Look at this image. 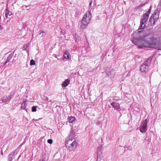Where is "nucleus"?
Instances as JSON below:
<instances>
[{"label": "nucleus", "mask_w": 161, "mask_h": 161, "mask_svg": "<svg viewBox=\"0 0 161 161\" xmlns=\"http://www.w3.org/2000/svg\"><path fill=\"white\" fill-rule=\"evenodd\" d=\"M24 142H23V143H22L21 144V145H23L24 143Z\"/></svg>", "instance_id": "2f4dec72"}, {"label": "nucleus", "mask_w": 161, "mask_h": 161, "mask_svg": "<svg viewBox=\"0 0 161 161\" xmlns=\"http://www.w3.org/2000/svg\"><path fill=\"white\" fill-rule=\"evenodd\" d=\"M91 17V14L90 12L89 11H87L84 14L82 19H84L85 20H86V21L90 23Z\"/></svg>", "instance_id": "423d86ee"}, {"label": "nucleus", "mask_w": 161, "mask_h": 161, "mask_svg": "<svg viewBox=\"0 0 161 161\" xmlns=\"http://www.w3.org/2000/svg\"><path fill=\"white\" fill-rule=\"evenodd\" d=\"M101 155L98 156V155H97V161H101Z\"/></svg>", "instance_id": "393cba45"}, {"label": "nucleus", "mask_w": 161, "mask_h": 161, "mask_svg": "<svg viewBox=\"0 0 161 161\" xmlns=\"http://www.w3.org/2000/svg\"><path fill=\"white\" fill-rule=\"evenodd\" d=\"M92 0H91V1L89 3V5L90 6H91L92 3Z\"/></svg>", "instance_id": "c756f323"}, {"label": "nucleus", "mask_w": 161, "mask_h": 161, "mask_svg": "<svg viewBox=\"0 0 161 161\" xmlns=\"http://www.w3.org/2000/svg\"><path fill=\"white\" fill-rule=\"evenodd\" d=\"M39 32L40 34H41V33L42 34V36H43L46 35V33L45 31H43L40 30Z\"/></svg>", "instance_id": "5701e85b"}, {"label": "nucleus", "mask_w": 161, "mask_h": 161, "mask_svg": "<svg viewBox=\"0 0 161 161\" xmlns=\"http://www.w3.org/2000/svg\"><path fill=\"white\" fill-rule=\"evenodd\" d=\"M69 54L67 51L64 52V57L66 59H68L69 58Z\"/></svg>", "instance_id": "aec40b11"}, {"label": "nucleus", "mask_w": 161, "mask_h": 161, "mask_svg": "<svg viewBox=\"0 0 161 161\" xmlns=\"http://www.w3.org/2000/svg\"><path fill=\"white\" fill-rule=\"evenodd\" d=\"M2 26L1 25H0V33L1 32V31H2Z\"/></svg>", "instance_id": "7c9ffc66"}, {"label": "nucleus", "mask_w": 161, "mask_h": 161, "mask_svg": "<svg viewBox=\"0 0 161 161\" xmlns=\"http://www.w3.org/2000/svg\"><path fill=\"white\" fill-rule=\"evenodd\" d=\"M147 120L146 119L143 122H142L140 126V130L142 133H144L147 130Z\"/></svg>", "instance_id": "20e7f679"}, {"label": "nucleus", "mask_w": 161, "mask_h": 161, "mask_svg": "<svg viewBox=\"0 0 161 161\" xmlns=\"http://www.w3.org/2000/svg\"><path fill=\"white\" fill-rule=\"evenodd\" d=\"M12 14V12L9 11L7 8L6 9L5 16L7 18H8V16H10Z\"/></svg>", "instance_id": "6ab92c4d"}, {"label": "nucleus", "mask_w": 161, "mask_h": 161, "mask_svg": "<svg viewBox=\"0 0 161 161\" xmlns=\"http://www.w3.org/2000/svg\"><path fill=\"white\" fill-rule=\"evenodd\" d=\"M14 59H13V60H16L18 58V56L16 54H15L14 56Z\"/></svg>", "instance_id": "bb28decb"}, {"label": "nucleus", "mask_w": 161, "mask_h": 161, "mask_svg": "<svg viewBox=\"0 0 161 161\" xmlns=\"http://www.w3.org/2000/svg\"><path fill=\"white\" fill-rule=\"evenodd\" d=\"M26 103L25 101H24L21 104V108L26 110Z\"/></svg>", "instance_id": "f3484780"}, {"label": "nucleus", "mask_w": 161, "mask_h": 161, "mask_svg": "<svg viewBox=\"0 0 161 161\" xmlns=\"http://www.w3.org/2000/svg\"><path fill=\"white\" fill-rule=\"evenodd\" d=\"M160 0L161 1V0ZM160 3H161V1L160 2Z\"/></svg>", "instance_id": "f704fd0d"}, {"label": "nucleus", "mask_w": 161, "mask_h": 161, "mask_svg": "<svg viewBox=\"0 0 161 161\" xmlns=\"http://www.w3.org/2000/svg\"><path fill=\"white\" fill-rule=\"evenodd\" d=\"M45 155H46V154L45 153H44V154H42V159H42L41 160H40V161H44V160H43V159H45V158L44 157H43Z\"/></svg>", "instance_id": "cd10ccee"}, {"label": "nucleus", "mask_w": 161, "mask_h": 161, "mask_svg": "<svg viewBox=\"0 0 161 161\" xmlns=\"http://www.w3.org/2000/svg\"><path fill=\"white\" fill-rule=\"evenodd\" d=\"M152 58L151 57L147 58L140 66V70L142 72H145L148 70L150 66Z\"/></svg>", "instance_id": "f03ea898"}, {"label": "nucleus", "mask_w": 161, "mask_h": 161, "mask_svg": "<svg viewBox=\"0 0 161 161\" xmlns=\"http://www.w3.org/2000/svg\"><path fill=\"white\" fill-rule=\"evenodd\" d=\"M89 23V22L85 20L84 19H82L81 22V25H80V28L81 29H85L86 28L88 25Z\"/></svg>", "instance_id": "0eeeda50"}, {"label": "nucleus", "mask_w": 161, "mask_h": 161, "mask_svg": "<svg viewBox=\"0 0 161 161\" xmlns=\"http://www.w3.org/2000/svg\"><path fill=\"white\" fill-rule=\"evenodd\" d=\"M70 82V80L67 79L65 80L62 84V87H65L67 86Z\"/></svg>", "instance_id": "9b49d317"}, {"label": "nucleus", "mask_w": 161, "mask_h": 161, "mask_svg": "<svg viewBox=\"0 0 161 161\" xmlns=\"http://www.w3.org/2000/svg\"><path fill=\"white\" fill-rule=\"evenodd\" d=\"M32 111L33 112H36V107L35 106H33L32 107Z\"/></svg>", "instance_id": "b1692460"}, {"label": "nucleus", "mask_w": 161, "mask_h": 161, "mask_svg": "<svg viewBox=\"0 0 161 161\" xmlns=\"http://www.w3.org/2000/svg\"><path fill=\"white\" fill-rule=\"evenodd\" d=\"M25 6L26 8H27L28 7V6Z\"/></svg>", "instance_id": "72a5a7b5"}, {"label": "nucleus", "mask_w": 161, "mask_h": 161, "mask_svg": "<svg viewBox=\"0 0 161 161\" xmlns=\"http://www.w3.org/2000/svg\"><path fill=\"white\" fill-rule=\"evenodd\" d=\"M111 105L114 109L118 110L120 108V104L118 103L113 101L111 103Z\"/></svg>", "instance_id": "6e6552de"}, {"label": "nucleus", "mask_w": 161, "mask_h": 161, "mask_svg": "<svg viewBox=\"0 0 161 161\" xmlns=\"http://www.w3.org/2000/svg\"><path fill=\"white\" fill-rule=\"evenodd\" d=\"M35 61L33 59H31L30 61V65L31 66L35 65Z\"/></svg>", "instance_id": "4be33fe9"}, {"label": "nucleus", "mask_w": 161, "mask_h": 161, "mask_svg": "<svg viewBox=\"0 0 161 161\" xmlns=\"http://www.w3.org/2000/svg\"><path fill=\"white\" fill-rule=\"evenodd\" d=\"M70 139H69L65 142V145L66 148L69 151H72L75 149L77 147L76 141H74L72 142Z\"/></svg>", "instance_id": "7ed1b4c3"}, {"label": "nucleus", "mask_w": 161, "mask_h": 161, "mask_svg": "<svg viewBox=\"0 0 161 161\" xmlns=\"http://www.w3.org/2000/svg\"><path fill=\"white\" fill-rule=\"evenodd\" d=\"M151 6L150 7L148 11L143 14L140 20V26L138 31V35H139V40H134L133 42L136 45H137L139 48H142L143 47H152L154 48L158 47L160 45L159 40L154 37H152L151 34L149 32H143V30L145 26V23L147 20L149 14L150 13Z\"/></svg>", "instance_id": "f257e3e1"}, {"label": "nucleus", "mask_w": 161, "mask_h": 161, "mask_svg": "<svg viewBox=\"0 0 161 161\" xmlns=\"http://www.w3.org/2000/svg\"><path fill=\"white\" fill-rule=\"evenodd\" d=\"M46 98L47 100H48V98L47 97H46Z\"/></svg>", "instance_id": "473e14b6"}, {"label": "nucleus", "mask_w": 161, "mask_h": 161, "mask_svg": "<svg viewBox=\"0 0 161 161\" xmlns=\"http://www.w3.org/2000/svg\"><path fill=\"white\" fill-rule=\"evenodd\" d=\"M152 16L154 19L155 21H157L159 18V13L158 10H155Z\"/></svg>", "instance_id": "9d476101"}, {"label": "nucleus", "mask_w": 161, "mask_h": 161, "mask_svg": "<svg viewBox=\"0 0 161 161\" xmlns=\"http://www.w3.org/2000/svg\"><path fill=\"white\" fill-rule=\"evenodd\" d=\"M75 132L73 130H71L70 133V135H69V137L70 138V139H72V138H74V137H75Z\"/></svg>", "instance_id": "dca6fc26"}, {"label": "nucleus", "mask_w": 161, "mask_h": 161, "mask_svg": "<svg viewBox=\"0 0 161 161\" xmlns=\"http://www.w3.org/2000/svg\"><path fill=\"white\" fill-rule=\"evenodd\" d=\"M11 98V95H9L8 97H4L2 98V101L3 102H7L8 101H9Z\"/></svg>", "instance_id": "ddd939ff"}, {"label": "nucleus", "mask_w": 161, "mask_h": 161, "mask_svg": "<svg viewBox=\"0 0 161 161\" xmlns=\"http://www.w3.org/2000/svg\"><path fill=\"white\" fill-rule=\"evenodd\" d=\"M144 5V4H140V5L138 6L139 8L141 7H143Z\"/></svg>", "instance_id": "c85d7f7f"}, {"label": "nucleus", "mask_w": 161, "mask_h": 161, "mask_svg": "<svg viewBox=\"0 0 161 161\" xmlns=\"http://www.w3.org/2000/svg\"><path fill=\"white\" fill-rule=\"evenodd\" d=\"M47 142L50 144L53 143V140L52 139H49L47 140Z\"/></svg>", "instance_id": "a878e982"}, {"label": "nucleus", "mask_w": 161, "mask_h": 161, "mask_svg": "<svg viewBox=\"0 0 161 161\" xmlns=\"http://www.w3.org/2000/svg\"><path fill=\"white\" fill-rule=\"evenodd\" d=\"M149 21L150 24L151 25H153L156 21H155L154 19L151 16L149 19Z\"/></svg>", "instance_id": "2eb2a0df"}, {"label": "nucleus", "mask_w": 161, "mask_h": 161, "mask_svg": "<svg viewBox=\"0 0 161 161\" xmlns=\"http://www.w3.org/2000/svg\"><path fill=\"white\" fill-rule=\"evenodd\" d=\"M105 72L107 75L110 78L114 77L115 74L114 70L110 68H107L105 69Z\"/></svg>", "instance_id": "39448f33"}, {"label": "nucleus", "mask_w": 161, "mask_h": 161, "mask_svg": "<svg viewBox=\"0 0 161 161\" xmlns=\"http://www.w3.org/2000/svg\"><path fill=\"white\" fill-rule=\"evenodd\" d=\"M102 149V145L99 146L97 149V155L98 156L101 155L102 154L101 149Z\"/></svg>", "instance_id": "4468645a"}, {"label": "nucleus", "mask_w": 161, "mask_h": 161, "mask_svg": "<svg viewBox=\"0 0 161 161\" xmlns=\"http://www.w3.org/2000/svg\"><path fill=\"white\" fill-rule=\"evenodd\" d=\"M15 153L16 154V151H14L10 153L8 156V161H12L14 158V155Z\"/></svg>", "instance_id": "1a4fd4ad"}, {"label": "nucleus", "mask_w": 161, "mask_h": 161, "mask_svg": "<svg viewBox=\"0 0 161 161\" xmlns=\"http://www.w3.org/2000/svg\"><path fill=\"white\" fill-rule=\"evenodd\" d=\"M14 51H15L13 52L9 55V56L7 57L6 61L5 62L4 64H6L8 62L12 59V57H13L14 54Z\"/></svg>", "instance_id": "f8f14e48"}, {"label": "nucleus", "mask_w": 161, "mask_h": 161, "mask_svg": "<svg viewBox=\"0 0 161 161\" xmlns=\"http://www.w3.org/2000/svg\"><path fill=\"white\" fill-rule=\"evenodd\" d=\"M73 38L75 39V42H77L79 38L78 35L77 34H75L73 35Z\"/></svg>", "instance_id": "412c9836"}, {"label": "nucleus", "mask_w": 161, "mask_h": 161, "mask_svg": "<svg viewBox=\"0 0 161 161\" xmlns=\"http://www.w3.org/2000/svg\"><path fill=\"white\" fill-rule=\"evenodd\" d=\"M68 119L69 123H73L75 121V119L73 117H68Z\"/></svg>", "instance_id": "a211bd4d"}]
</instances>
